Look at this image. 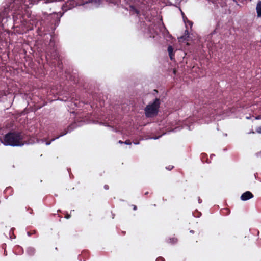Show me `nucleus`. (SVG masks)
Returning a JSON list of instances; mask_svg holds the SVG:
<instances>
[{
    "label": "nucleus",
    "instance_id": "nucleus-6",
    "mask_svg": "<svg viewBox=\"0 0 261 261\" xmlns=\"http://www.w3.org/2000/svg\"><path fill=\"white\" fill-rule=\"evenodd\" d=\"M253 194L250 191H246L241 196V199L242 201H246L253 197Z\"/></svg>",
    "mask_w": 261,
    "mask_h": 261
},
{
    "label": "nucleus",
    "instance_id": "nucleus-5",
    "mask_svg": "<svg viewBox=\"0 0 261 261\" xmlns=\"http://www.w3.org/2000/svg\"><path fill=\"white\" fill-rule=\"evenodd\" d=\"M8 10V8H5L4 11L0 13V24H2L3 27H4V23L3 22V21L5 19L7 20L8 18V17L7 16Z\"/></svg>",
    "mask_w": 261,
    "mask_h": 261
},
{
    "label": "nucleus",
    "instance_id": "nucleus-20",
    "mask_svg": "<svg viewBox=\"0 0 261 261\" xmlns=\"http://www.w3.org/2000/svg\"><path fill=\"white\" fill-rule=\"evenodd\" d=\"M45 13H46L47 14H48V13L47 12H44ZM55 12L53 11V12H51V10H50V13H48V14H51L52 13H54Z\"/></svg>",
    "mask_w": 261,
    "mask_h": 261
},
{
    "label": "nucleus",
    "instance_id": "nucleus-10",
    "mask_svg": "<svg viewBox=\"0 0 261 261\" xmlns=\"http://www.w3.org/2000/svg\"><path fill=\"white\" fill-rule=\"evenodd\" d=\"M177 239L175 237H172V238H169L168 240H167V242L169 243H171V244H175L177 242Z\"/></svg>",
    "mask_w": 261,
    "mask_h": 261
},
{
    "label": "nucleus",
    "instance_id": "nucleus-23",
    "mask_svg": "<svg viewBox=\"0 0 261 261\" xmlns=\"http://www.w3.org/2000/svg\"><path fill=\"white\" fill-rule=\"evenodd\" d=\"M148 194H149L148 192H146L145 193V195H147Z\"/></svg>",
    "mask_w": 261,
    "mask_h": 261
},
{
    "label": "nucleus",
    "instance_id": "nucleus-1",
    "mask_svg": "<svg viewBox=\"0 0 261 261\" xmlns=\"http://www.w3.org/2000/svg\"><path fill=\"white\" fill-rule=\"evenodd\" d=\"M24 134L22 132H13L6 134L4 137V144L13 146H22L24 144Z\"/></svg>",
    "mask_w": 261,
    "mask_h": 261
},
{
    "label": "nucleus",
    "instance_id": "nucleus-7",
    "mask_svg": "<svg viewBox=\"0 0 261 261\" xmlns=\"http://www.w3.org/2000/svg\"><path fill=\"white\" fill-rule=\"evenodd\" d=\"M256 9L257 14V17L261 18V1L258 2Z\"/></svg>",
    "mask_w": 261,
    "mask_h": 261
},
{
    "label": "nucleus",
    "instance_id": "nucleus-18",
    "mask_svg": "<svg viewBox=\"0 0 261 261\" xmlns=\"http://www.w3.org/2000/svg\"><path fill=\"white\" fill-rule=\"evenodd\" d=\"M104 188L105 190H108L109 189V186L108 185H105L104 186Z\"/></svg>",
    "mask_w": 261,
    "mask_h": 261
},
{
    "label": "nucleus",
    "instance_id": "nucleus-25",
    "mask_svg": "<svg viewBox=\"0 0 261 261\" xmlns=\"http://www.w3.org/2000/svg\"><path fill=\"white\" fill-rule=\"evenodd\" d=\"M172 168H173V167L171 168H170V167L167 168V169L171 170Z\"/></svg>",
    "mask_w": 261,
    "mask_h": 261
},
{
    "label": "nucleus",
    "instance_id": "nucleus-4",
    "mask_svg": "<svg viewBox=\"0 0 261 261\" xmlns=\"http://www.w3.org/2000/svg\"><path fill=\"white\" fill-rule=\"evenodd\" d=\"M157 24L154 22H152L148 28V33L150 34V37L154 38L155 35L157 34Z\"/></svg>",
    "mask_w": 261,
    "mask_h": 261
},
{
    "label": "nucleus",
    "instance_id": "nucleus-21",
    "mask_svg": "<svg viewBox=\"0 0 261 261\" xmlns=\"http://www.w3.org/2000/svg\"><path fill=\"white\" fill-rule=\"evenodd\" d=\"M257 119H261V116L260 115H259L257 117H256V118Z\"/></svg>",
    "mask_w": 261,
    "mask_h": 261
},
{
    "label": "nucleus",
    "instance_id": "nucleus-11",
    "mask_svg": "<svg viewBox=\"0 0 261 261\" xmlns=\"http://www.w3.org/2000/svg\"><path fill=\"white\" fill-rule=\"evenodd\" d=\"M56 61H57L58 62V66L60 68H62V61L61 60H60V56L59 55V59H57V60H55Z\"/></svg>",
    "mask_w": 261,
    "mask_h": 261
},
{
    "label": "nucleus",
    "instance_id": "nucleus-15",
    "mask_svg": "<svg viewBox=\"0 0 261 261\" xmlns=\"http://www.w3.org/2000/svg\"><path fill=\"white\" fill-rule=\"evenodd\" d=\"M256 132L258 133L261 134V126L257 127L256 129Z\"/></svg>",
    "mask_w": 261,
    "mask_h": 261
},
{
    "label": "nucleus",
    "instance_id": "nucleus-28",
    "mask_svg": "<svg viewBox=\"0 0 261 261\" xmlns=\"http://www.w3.org/2000/svg\"><path fill=\"white\" fill-rule=\"evenodd\" d=\"M189 22L192 24V22H191V21H189Z\"/></svg>",
    "mask_w": 261,
    "mask_h": 261
},
{
    "label": "nucleus",
    "instance_id": "nucleus-3",
    "mask_svg": "<svg viewBox=\"0 0 261 261\" xmlns=\"http://www.w3.org/2000/svg\"><path fill=\"white\" fill-rule=\"evenodd\" d=\"M47 56L54 60L59 59V53L57 51L55 41L53 38L50 39L48 46L46 48V57Z\"/></svg>",
    "mask_w": 261,
    "mask_h": 261
},
{
    "label": "nucleus",
    "instance_id": "nucleus-2",
    "mask_svg": "<svg viewBox=\"0 0 261 261\" xmlns=\"http://www.w3.org/2000/svg\"><path fill=\"white\" fill-rule=\"evenodd\" d=\"M160 100L156 98L152 103L148 105L144 109L146 117H151L156 116L159 110Z\"/></svg>",
    "mask_w": 261,
    "mask_h": 261
},
{
    "label": "nucleus",
    "instance_id": "nucleus-24",
    "mask_svg": "<svg viewBox=\"0 0 261 261\" xmlns=\"http://www.w3.org/2000/svg\"><path fill=\"white\" fill-rule=\"evenodd\" d=\"M257 155L261 157V153H259Z\"/></svg>",
    "mask_w": 261,
    "mask_h": 261
},
{
    "label": "nucleus",
    "instance_id": "nucleus-19",
    "mask_svg": "<svg viewBox=\"0 0 261 261\" xmlns=\"http://www.w3.org/2000/svg\"><path fill=\"white\" fill-rule=\"evenodd\" d=\"M65 217L66 218V219H69L70 218V215L67 214L65 216Z\"/></svg>",
    "mask_w": 261,
    "mask_h": 261
},
{
    "label": "nucleus",
    "instance_id": "nucleus-27",
    "mask_svg": "<svg viewBox=\"0 0 261 261\" xmlns=\"http://www.w3.org/2000/svg\"><path fill=\"white\" fill-rule=\"evenodd\" d=\"M122 233H123V234H124H124H125V232H123H123H122Z\"/></svg>",
    "mask_w": 261,
    "mask_h": 261
},
{
    "label": "nucleus",
    "instance_id": "nucleus-17",
    "mask_svg": "<svg viewBox=\"0 0 261 261\" xmlns=\"http://www.w3.org/2000/svg\"><path fill=\"white\" fill-rule=\"evenodd\" d=\"M132 207H133V210H134V211L137 210V206H136V205H132Z\"/></svg>",
    "mask_w": 261,
    "mask_h": 261
},
{
    "label": "nucleus",
    "instance_id": "nucleus-26",
    "mask_svg": "<svg viewBox=\"0 0 261 261\" xmlns=\"http://www.w3.org/2000/svg\"><path fill=\"white\" fill-rule=\"evenodd\" d=\"M172 168H173V167L171 168H170V167L167 168V169L171 170Z\"/></svg>",
    "mask_w": 261,
    "mask_h": 261
},
{
    "label": "nucleus",
    "instance_id": "nucleus-22",
    "mask_svg": "<svg viewBox=\"0 0 261 261\" xmlns=\"http://www.w3.org/2000/svg\"><path fill=\"white\" fill-rule=\"evenodd\" d=\"M118 143H120V144H123V143H124V142H123L122 141H121V140H119V142H118Z\"/></svg>",
    "mask_w": 261,
    "mask_h": 261
},
{
    "label": "nucleus",
    "instance_id": "nucleus-8",
    "mask_svg": "<svg viewBox=\"0 0 261 261\" xmlns=\"http://www.w3.org/2000/svg\"><path fill=\"white\" fill-rule=\"evenodd\" d=\"M35 252V249L33 247H29L27 249V253L29 256H33Z\"/></svg>",
    "mask_w": 261,
    "mask_h": 261
},
{
    "label": "nucleus",
    "instance_id": "nucleus-12",
    "mask_svg": "<svg viewBox=\"0 0 261 261\" xmlns=\"http://www.w3.org/2000/svg\"><path fill=\"white\" fill-rule=\"evenodd\" d=\"M185 35L181 36V39H184V40H186V36L187 35H188V34H189L188 31L186 30L185 31Z\"/></svg>",
    "mask_w": 261,
    "mask_h": 261
},
{
    "label": "nucleus",
    "instance_id": "nucleus-9",
    "mask_svg": "<svg viewBox=\"0 0 261 261\" xmlns=\"http://www.w3.org/2000/svg\"><path fill=\"white\" fill-rule=\"evenodd\" d=\"M173 48L172 46L169 45L168 47V51L169 53V56L171 60H172L173 59V57L174 56V54L173 53Z\"/></svg>",
    "mask_w": 261,
    "mask_h": 261
},
{
    "label": "nucleus",
    "instance_id": "nucleus-14",
    "mask_svg": "<svg viewBox=\"0 0 261 261\" xmlns=\"http://www.w3.org/2000/svg\"><path fill=\"white\" fill-rule=\"evenodd\" d=\"M124 143L126 145H130L132 144V142L130 140H126L125 142H124Z\"/></svg>",
    "mask_w": 261,
    "mask_h": 261
},
{
    "label": "nucleus",
    "instance_id": "nucleus-16",
    "mask_svg": "<svg viewBox=\"0 0 261 261\" xmlns=\"http://www.w3.org/2000/svg\"><path fill=\"white\" fill-rule=\"evenodd\" d=\"M54 2L51 0H46L45 1H44V2H43L44 3H45V4H47V3H53Z\"/></svg>",
    "mask_w": 261,
    "mask_h": 261
},
{
    "label": "nucleus",
    "instance_id": "nucleus-13",
    "mask_svg": "<svg viewBox=\"0 0 261 261\" xmlns=\"http://www.w3.org/2000/svg\"><path fill=\"white\" fill-rule=\"evenodd\" d=\"M156 261H165V259L163 257H158Z\"/></svg>",
    "mask_w": 261,
    "mask_h": 261
}]
</instances>
